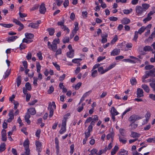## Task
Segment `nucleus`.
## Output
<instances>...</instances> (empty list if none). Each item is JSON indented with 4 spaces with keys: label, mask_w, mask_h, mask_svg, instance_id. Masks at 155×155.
Returning <instances> with one entry per match:
<instances>
[{
    "label": "nucleus",
    "mask_w": 155,
    "mask_h": 155,
    "mask_svg": "<svg viewBox=\"0 0 155 155\" xmlns=\"http://www.w3.org/2000/svg\"><path fill=\"white\" fill-rule=\"evenodd\" d=\"M152 17H150L149 16H148V15H147V17L144 19L143 21L145 23H146V22L149 21L151 20V19H152Z\"/></svg>",
    "instance_id": "nucleus-49"
},
{
    "label": "nucleus",
    "mask_w": 155,
    "mask_h": 155,
    "mask_svg": "<svg viewBox=\"0 0 155 155\" xmlns=\"http://www.w3.org/2000/svg\"><path fill=\"white\" fill-rule=\"evenodd\" d=\"M21 7H20L19 8V15L20 16V17L21 18H23L27 16V15L25 14L24 13H21V12H22V11L21 10Z\"/></svg>",
    "instance_id": "nucleus-29"
},
{
    "label": "nucleus",
    "mask_w": 155,
    "mask_h": 155,
    "mask_svg": "<svg viewBox=\"0 0 155 155\" xmlns=\"http://www.w3.org/2000/svg\"><path fill=\"white\" fill-rule=\"evenodd\" d=\"M110 112L111 115H117L119 114L116 109L114 107H112Z\"/></svg>",
    "instance_id": "nucleus-20"
},
{
    "label": "nucleus",
    "mask_w": 155,
    "mask_h": 155,
    "mask_svg": "<svg viewBox=\"0 0 155 155\" xmlns=\"http://www.w3.org/2000/svg\"><path fill=\"white\" fill-rule=\"evenodd\" d=\"M97 75V70H94L91 73V76L93 78H95Z\"/></svg>",
    "instance_id": "nucleus-45"
},
{
    "label": "nucleus",
    "mask_w": 155,
    "mask_h": 155,
    "mask_svg": "<svg viewBox=\"0 0 155 155\" xmlns=\"http://www.w3.org/2000/svg\"><path fill=\"white\" fill-rule=\"evenodd\" d=\"M14 110H11L8 113V116L9 117V118H10L12 119H14Z\"/></svg>",
    "instance_id": "nucleus-37"
},
{
    "label": "nucleus",
    "mask_w": 155,
    "mask_h": 155,
    "mask_svg": "<svg viewBox=\"0 0 155 155\" xmlns=\"http://www.w3.org/2000/svg\"><path fill=\"white\" fill-rule=\"evenodd\" d=\"M118 39L117 36L116 35L115 37L113 38V39L110 42V44H114L115 42Z\"/></svg>",
    "instance_id": "nucleus-47"
},
{
    "label": "nucleus",
    "mask_w": 155,
    "mask_h": 155,
    "mask_svg": "<svg viewBox=\"0 0 155 155\" xmlns=\"http://www.w3.org/2000/svg\"><path fill=\"white\" fill-rule=\"evenodd\" d=\"M60 39L59 38L54 39L51 44L50 41L48 42V46L49 49H51L54 52H55L57 49V44L59 43Z\"/></svg>",
    "instance_id": "nucleus-1"
},
{
    "label": "nucleus",
    "mask_w": 155,
    "mask_h": 155,
    "mask_svg": "<svg viewBox=\"0 0 155 155\" xmlns=\"http://www.w3.org/2000/svg\"><path fill=\"white\" fill-rule=\"evenodd\" d=\"M26 38L27 39H31L34 37V35L31 33H26L25 34Z\"/></svg>",
    "instance_id": "nucleus-22"
},
{
    "label": "nucleus",
    "mask_w": 155,
    "mask_h": 155,
    "mask_svg": "<svg viewBox=\"0 0 155 155\" xmlns=\"http://www.w3.org/2000/svg\"><path fill=\"white\" fill-rule=\"evenodd\" d=\"M11 73V71L10 70H8L6 71L5 73V75L4 77V78L5 79Z\"/></svg>",
    "instance_id": "nucleus-59"
},
{
    "label": "nucleus",
    "mask_w": 155,
    "mask_h": 155,
    "mask_svg": "<svg viewBox=\"0 0 155 155\" xmlns=\"http://www.w3.org/2000/svg\"><path fill=\"white\" fill-rule=\"evenodd\" d=\"M140 134L137 132L132 131L131 132L130 136L133 138L138 137L140 136Z\"/></svg>",
    "instance_id": "nucleus-19"
},
{
    "label": "nucleus",
    "mask_w": 155,
    "mask_h": 155,
    "mask_svg": "<svg viewBox=\"0 0 155 155\" xmlns=\"http://www.w3.org/2000/svg\"><path fill=\"white\" fill-rule=\"evenodd\" d=\"M66 124H65V122L62 123L61 128L59 132L61 134H63L66 131Z\"/></svg>",
    "instance_id": "nucleus-9"
},
{
    "label": "nucleus",
    "mask_w": 155,
    "mask_h": 155,
    "mask_svg": "<svg viewBox=\"0 0 155 155\" xmlns=\"http://www.w3.org/2000/svg\"><path fill=\"white\" fill-rule=\"evenodd\" d=\"M25 86L26 89L28 91H31L32 88L29 82H27L25 84Z\"/></svg>",
    "instance_id": "nucleus-33"
},
{
    "label": "nucleus",
    "mask_w": 155,
    "mask_h": 155,
    "mask_svg": "<svg viewBox=\"0 0 155 155\" xmlns=\"http://www.w3.org/2000/svg\"><path fill=\"white\" fill-rule=\"evenodd\" d=\"M97 150L96 149H93L91 150V154L93 155L97 153Z\"/></svg>",
    "instance_id": "nucleus-51"
},
{
    "label": "nucleus",
    "mask_w": 155,
    "mask_h": 155,
    "mask_svg": "<svg viewBox=\"0 0 155 155\" xmlns=\"http://www.w3.org/2000/svg\"><path fill=\"white\" fill-rule=\"evenodd\" d=\"M52 63L53 65L58 70H60V67L58 64H57L56 62H53Z\"/></svg>",
    "instance_id": "nucleus-52"
},
{
    "label": "nucleus",
    "mask_w": 155,
    "mask_h": 155,
    "mask_svg": "<svg viewBox=\"0 0 155 155\" xmlns=\"http://www.w3.org/2000/svg\"><path fill=\"white\" fill-rule=\"evenodd\" d=\"M0 25L6 28H10L13 26L12 24H6L5 23H0Z\"/></svg>",
    "instance_id": "nucleus-27"
},
{
    "label": "nucleus",
    "mask_w": 155,
    "mask_h": 155,
    "mask_svg": "<svg viewBox=\"0 0 155 155\" xmlns=\"http://www.w3.org/2000/svg\"><path fill=\"white\" fill-rule=\"evenodd\" d=\"M69 38L68 37H64L63 40V42L65 44L69 42Z\"/></svg>",
    "instance_id": "nucleus-46"
},
{
    "label": "nucleus",
    "mask_w": 155,
    "mask_h": 155,
    "mask_svg": "<svg viewBox=\"0 0 155 155\" xmlns=\"http://www.w3.org/2000/svg\"><path fill=\"white\" fill-rule=\"evenodd\" d=\"M119 139L120 142L122 143L123 144H125L127 142L126 138H124V139H123L120 136H119Z\"/></svg>",
    "instance_id": "nucleus-35"
},
{
    "label": "nucleus",
    "mask_w": 155,
    "mask_h": 155,
    "mask_svg": "<svg viewBox=\"0 0 155 155\" xmlns=\"http://www.w3.org/2000/svg\"><path fill=\"white\" fill-rule=\"evenodd\" d=\"M69 0H65L64 2L63 3L64 7L66 8L69 5Z\"/></svg>",
    "instance_id": "nucleus-55"
},
{
    "label": "nucleus",
    "mask_w": 155,
    "mask_h": 155,
    "mask_svg": "<svg viewBox=\"0 0 155 155\" xmlns=\"http://www.w3.org/2000/svg\"><path fill=\"white\" fill-rule=\"evenodd\" d=\"M82 84L81 82H78L77 84H76L75 88V89H78L81 87Z\"/></svg>",
    "instance_id": "nucleus-60"
},
{
    "label": "nucleus",
    "mask_w": 155,
    "mask_h": 155,
    "mask_svg": "<svg viewBox=\"0 0 155 155\" xmlns=\"http://www.w3.org/2000/svg\"><path fill=\"white\" fill-rule=\"evenodd\" d=\"M141 87L147 93H149V92L150 88L149 86L145 84H143L142 85Z\"/></svg>",
    "instance_id": "nucleus-13"
},
{
    "label": "nucleus",
    "mask_w": 155,
    "mask_h": 155,
    "mask_svg": "<svg viewBox=\"0 0 155 155\" xmlns=\"http://www.w3.org/2000/svg\"><path fill=\"white\" fill-rule=\"evenodd\" d=\"M28 112L32 115H34L36 113V111L35 108H31L28 110Z\"/></svg>",
    "instance_id": "nucleus-17"
},
{
    "label": "nucleus",
    "mask_w": 155,
    "mask_h": 155,
    "mask_svg": "<svg viewBox=\"0 0 155 155\" xmlns=\"http://www.w3.org/2000/svg\"><path fill=\"white\" fill-rule=\"evenodd\" d=\"M130 82L131 85H136L137 83V81L136 79L135 78L133 77L130 80Z\"/></svg>",
    "instance_id": "nucleus-31"
},
{
    "label": "nucleus",
    "mask_w": 155,
    "mask_h": 155,
    "mask_svg": "<svg viewBox=\"0 0 155 155\" xmlns=\"http://www.w3.org/2000/svg\"><path fill=\"white\" fill-rule=\"evenodd\" d=\"M155 37V30L152 33L150 36L148 38V39H152L153 38Z\"/></svg>",
    "instance_id": "nucleus-63"
},
{
    "label": "nucleus",
    "mask_w": 155,
    "mask_h": 155,
    "mask_svg": "<svg viewBox=\"0 0 155 155\" xmlns=\"http://www.w3.org/2000/svg\"><path fill=\"white\" fill-rule=\"evenodd\" d=\"M17 86L18 87L21 83V77L20 75L18 76L16 79Z\"/></svg>",
    "instance_id": "nucleus-26"
},
{
    "label": "nucleus",
    "mask_w": 155,
    "mask_h": 155,
    "mask_svg": "<svg viewBox=\"0 0 155 155\" xmlns=\"http://www.w3.org/2000/svg\"><path fill=\"white\" fill-rule=\"evenodd\" d=\"M138 32H137V31H136L135 32L133 38V40L136 41L137 40L138 37Z\"/></svg>",
    "instance_id": "nucleus-43"
},
{
    "label": "nucleus",
    "mask_w": 155,
    "mask_h": 155,
    "mask_svg": "<svg viewBox=\"0 0 155 155\" xmlns=\"http://www.w3.org/2000/svg\"><path fill=\"white\" fill-rule=\"evenodd\" d=\"M142 118L141 117L138 115H133L130 116L128 120L132 123H134L136 121Z\"/></svg>",
    "instance_id": "nucleus-3"
},
{
    "label": "nucleus",
    "mask_w": 155,
    "mask_h": 155,
    "mask_svg": "<svg viewBox=\"0 0 155 155\" xmlns=\"http://www.w3.org/2000/svg\"><path fill=\"white\" fill-rule=\"evenodd\" d=\"M35 145L37 150L39 152H41V142L39 141H36L35 142Z\"/></svg>",
    "instance_id": "nucleus-10"
},
{
    "label": "nucleus",
    "mask_w": 155,
    "mask_h": 155,
    "mask_svg": "<svg viewBox=\"0 0 155 155\" xmlns=\"http://www.w3.org/2000/svg\"><path fill=\"white\" fill-rule=\"evenodd\" d=\"M29 141L27 139L25 140L23 143V146L25 149L28 148L29 147Z\"/></svg>",
    "instance_id": "nucleus-23"
},
{
    "label": "nucleus",
    "mask_w": 155,
    "mask_h": 155,
    "mask_svg": "<svg viewBox=\"0 0 155 155\" xmlns=\"http://www.w3.org/2000/svg\"><path fill=\"white\" fill-rule=\"evenodd\" d=\"M109 19L110 21H116L118 19L117 18L114 16L110 17Z\"/></svg>",
    "instance_id": "nucleus-57"
},
{
    "label": "nucleus",
    "mask_w": 155,
    "mask_h": 155,
    "mask_svg": "<svg viewBox=\"0 0 155 155\" xmlns=\"http://www.w3.org/2000/svg\"><path fill=\"white\" fill-rule=\"evenodd\" d=\"M46 9L45 5L44 3H42L40 7L39 11L40 13L44 14L46 12Z\"/></svg>",
    "instance_id": "nucleus-5"
},
{
    "label": "nucleus",
    "mask_w": 155,
    "mask_h": 155,
    "mask_svg": "<svg viewBox=\"0 0 155 155\" xmlns=\"http://www.w3.org/2000/svg\"><path fill=\"white\" fill-rule=\"evenodd\" d=\"M143 50L145 51H152V48L149 46H146L143 48Z\"/></svg>",
    "instance_id": "nucleus-24"
},
{
    "label": "nucleus",
    "mask_w": 155,
    "mask_h": 155,
    "mask_svg": "<svg viewBox=\"0 0 155 155\" xmlns=\"http://www.w3.org/2000/svg\"><path fill=\"white\" fill-rule=\"evenodd\" d=\"M150 85L153 88L154 92H155V83H150Z\"/></svg>",
    "instance_id": "nucleus-64"
},
{
    "label": "nucleus",
    "mask_w": 155,
    "mask_h": 155,
    "mask_svg": "<svg viewBox=\"0 0 155 155\" xmlns=\"http://www.w3.org/2000/svg\"><path fill=\"white\" fill-rule=\"evenodd\" d=\"M119 132L120 134L123 136H125V130L123 128H120L119 129Z\"/></svg>",
    "instance_id": "nucleus-40"
},
{
    "label": "nucleus",
    "mask_w": 155,
    "mask_h": 155,
    "mask_svg": "<svg viewBox=\"0 0 155 155\" xmlns=\"http://www.w3.org/2000/svg\"><path fill=\"white\" fill-rule=\"evenodd\" d=\"M130 20L127 18H123L121 20V23L124 25H126L130 22Z\"/></svg>",
    "instance_id": "nucleus-14"
},
{
    "label": "nucleus",
    "mask_w": 155,
    "mask_h": 155,
    "mask_svg": "<svg viewBox=\"0 0 155 155\" xmlns=\"http://www.w3.org/2000/svg\"><path fill=\"white\" fill-rule=\"evenodd\" d=\"M75 27L74 29L72 30L73 31L75 32V33H77V31L79 29L78 25V22H75L74 24Z\"/></svg>",
    "instance_id": "nucleus-36"
},
{
    "label": "nucleus",
    "mask_w": 155,
    "mask_h": 155,
    "mask_svg": "<svg viewBox=\"0 0 155 155\" xmlns=\"http://www.w3.org/2000/svg\"><path fill=\"white\" fill-rule=\"evenodd\" d=\"M155 68L152 70L146 71L145 73H147L149 76L152 77H155Z\"/></svg>",
    "instance_id": "nucleus-6"
},
{
    "label": "nucleus",
    "mask_w": 155,
    "mask_h": 155,
    "mask_svg": "<svg viewBox=\"0 0 155 155\" xmlns=\"http://www.w3.org/2000/svg\"><path fill=\"white\" fill-rule=\"evenodd\" d=\"M37 56L40 60H41L42 59V54L41 52H39L37 53Z\"/></svg>",
    "instance_id": "nucleus-54"
},
{
    "label": "nucleus",
    "mask_w": 155,
    "mask_h": 155,
    "mask_svg": "<svg viewBox=\"0 0 155 155\" xmlns=\"http://www.w3.org/2000/svg\"><path fill=\"white\" fill-rule=\"evenodd\" d=\"M146 29V27H145L144 26H142L139 29L137 32H138V33H139L140 35H141L143 32Z\"/></svg>",
    "instance_id": "nucleus-34"
},
{
    "label": "nucleus",
    "mask_w": 155,
    "mask_h": 155,
    "mask_svg": "<svg viewBox=\"0 0 155 155\" xmlns=\"http://www.w3.org/2000/svg\"><path fill=\"white\" fill-rule=\"evenodd\" d=\"M66 55L68 57L70 58H73L74 56V51H69L67 53Z\"/></svg>",
    "instance_id": "nucleus-15"
},
{
    "label": "nucleus",
    "mask_w": 155,
    "mask_h": 155,
    "mask_svg": "<svg viewBox=\"0 0 155 155\" xmlns=\"http://www.w3.org/2000/svg\"><path fill=\"white\" fill-rule=\"evenodd\" d=\"M119 149V148L118 146H115L111 151V155H114L115 154Z\"/></svg>",
    "instance_id": "nucleus-16"
},
{
    "label": "nucleus",
    "mask_w": 155,
    "mask_h": 155,
    "mask_svg": "<svg viewBox=\"0 0 155 155\" xmlns=\"http://www.w3.org/2000/svg\"><path fill=\"white\" fill-rule=\"evenodd\" d=\"M114 132H112L110 134H107V140H109L110 138L114 137Z\"/></svg>",
    "instance_id": "nucleus-25"
},
{
    "label": "nucleus",
    "mask_w": 155,
    "mask_h": 155,
    "mask_svg": "<svg viewBox=\"0 0 155 155\" xmlns=\"http://www.w3.org/2000/svg\"><path fill=\"white\" fill-rule=\"evenodd\" d=\"M5 145L4 143H2L0 146V152L4 151L5 149Z\"/></svg>",
    "instance_id": "nucleus-32"
},
{
    "label": "nucleus",
    "mask_w": 155,
    "mask_h": 155,
    "mask_svg": "<svg viewBox=\"0 0 155 155\" xmlns=\"http://www.w3.org/2000/svg\"><path fill=\"white\" fill-rule=\"evenodd\" d=\"M6 131L5 130H3L2 131V140L5 141L7 140V138L6 137Z\"/></svg>",
    "instance_id": "nucleus-11"
},
{
    "label": "nucleus",
    "mask_w": 155,
    "mask_h": 155,
    "mask_svg": "<svg viewBox=\"0 0 155 155\" xmlns=\"http://www.w3.org/2000/svg\"><path fill=\"white\" fill-rule=\"evenodd\" d=\"M47 31L49 32V34L51 36L53 35L55 32L54 29L53 28H48Z\"/></svg>",
    "instance_id": "nucleus-28"
},
{
    "label": "nucleus",
    "mask_w": 155,
    "mask_h": 155,
    "mask_svg": "<svg viewBox=\"0 0 155 155\" xmlns=\"http://www.w3.org/2000/svg\"><path fill=\"white\" fill-rule=\"evenodd\" d=\"M82 60V59L81 58H75L73 59L72 60V62L74 63H79V62L81 61Z\"/></svg>",
    "instance_id": "nucleus-41"
},
{
    "label": "nucleus",
    "mask_w": 155,
    "mask_h": 155,
    "mask_svg": "<svg viewBox=\"0 0 155 155\" xmlns=\"http://www.w3.org/2000/svg\"><path fill=\"white\" fill-rule=\"evenodd\" d=\"M54 1L56 2L58 6H60L63 2L62 0H54Z\"/></svg>",
    "instance_id": "nucleus-44"
},
{
    "label": "nucleus",
    "mask_w": 155,
    "mask_h": 155,
    "mask_svg": "<svg viewBox=\"0 0 155 155\" xmlns=\"http://www.w3.org/2000/svg\"><path fill=\"white\" fill-rule=\"evenodd\" d=\"M12 21L16 25H18L19 24H20L21 25V26H22V24L17 19L14 18L13 19Z\"/></svg>",
    "instance_id": "nucleus-42"
},
{
    "label": "nucleus",
    "mask_w": 155,
    "mask_h": 155,
    "mask_svg": "<svg viewBox=\"0 0 155 155\" xmlns=\"http://www.w3.org/2000/svg\"><path fill=\"white\" fill-rule=\"evenodd\" d=\"M136 10L137 15L138 16L141 15L143 13L145 12L144 9L140 6H136Z\"/></svg>",
    "instance_id": "nucleus-4"
},
{
    "label": "nucleus",
    "mask_w": 155,
    "mask_h": 155,
    "mask_svg": "<svg viewBox=\"0 0 155 155\" xmlns=\"http://www.w3.org/2000/svg\"><path fill=\"white\" fill-rule=\"evenodd\" d=\"M33 79L34 80L33 83L34 85L35 86H37L38 85L37 82L38 81V78L35 77H34L33 78Z\"/></svg>",
    "instance_id": "nucleus-58"
},
{
    "label": "nucleus",
    "mask_w": 155,
    "mask_h": 155,
    "mask_svg": "<svg viewBox=\"0 0 155 155\" xmlns=\"http://www.w3.org/2000/svg\"><path fill=\"white\" fill-rule=\"evenodd\" d=\"M31 117L30 115L28 114H26L25 117V121L28 124H30L31 121L29 120V118Z\"/></svg>",
    "instance_id": "nucleus-12"
},
{
    "label": "nucleus",
    "mask_w": 155,
    "mask_h": 155,
    "mask_svg": "<svg viewBox=\"0 0 155 155\" xmlns=\"http://www.w3.org/2000/svg\"><path fill=\"white\" fill-rule=\"evenodd\" d=\"M150 112H148L145 115V117H146V124H147L148 120L150 119Z\"/></svg>",
    "instance_id": "nucleus-39"
},
{
    "label": "nucleus",
    "mask_w": 155,
    "mask_h": 155,
    "mask_svg": "<svg viewBox=\"0 0 155 155\" xmlns=\"http://www.w3.org/2000/svg\"><path fill=\"white\" fill-rule=\"evenodd\" d=\"M18 37L16 36H12L8 38L7 41L9 42H11L14 41Z\"/></svg>",
    "instance_id": "nucleus-18"
},
{
    "label": "nucleus",
    "mask_w": 155,
    "mask_h": 155,
    "mask_svg": "<svg viewBox=\"0 0 155 155\" xmlns=\"http://www.w3.org/2000/svg\"><path fill=\"white\" fill-rule=\"evenodd\" d=\"M33 41V40H28L27 39L24 38L22 40L23 42H25L27 43H29Z\"/></svg>",
    "instance_id": "nucleus-56"
},
{
    "label": "nucleus",
    "mask_w": 155,
    "mask_h": 155,
    "mask_svg": "<svg viewBox=\"0 0 155 155\" xmlns=\"http://www.w3.org/2000/svg\"><path fill=\"white\" fill-rule=\"evenodd\" d=\"M150 6V5L148 4L144 3L142 4V8L144 9L145 12H146V10Z\"/></svg>",
    "instance_id": "nucleus-30"
},
{
    "label": "nucleus",
    "mask_w": 155,
    "mask_h": 155,
    "mask_svg": "<svg viewBox=\"0 0 155 155\" xmlns=\"http://www.w3.org/2000/svg\"><path fill=\"white\" fill-rule=\"evenodd\" d=\"M28 26L31 27L33 28H38V25L37 23H31L29 24Z\"/></svg>",
    "instance_id": "nucleus-21"
},
{
    "label": "nucleus",
    "mask_w": 155,
    "mask_h": 155,
    "mask_svg": "<svg viewBox=\"0 0 155 155\" xmlns=\"http://www.w3.org/2000/svg\"><path fill=\"white\" fill-rule=\"evenodd\" d=\"M54 91V87L52 86H51L49 87V89L48 90V92L49 94H50L52 93V92Z\"/></svg>",
    "instance_id": "nucleus-53"
},
{
    "label": "nucleus",
    "mask_w": 155,
    "mask_h": 155,
    "mask_svg": "<svg viewBox=\"0 0 155 155\" xmlns=\"http://www.w3.org/2000/svg\"><path fill=\"white\" fill-rule=\"evenodd\" d=\"M65 76L66 74H64L61 76H60L59 77V81H62L64 79Z\"/></svg>",
    "instance_id": "nucleus-62"
},
{
    "label": "nucleus",
    "mask_w": 155,
    "mask_h": 155,
    "mask_svg": "<svg viewBox=\"0 0 155 155\" xmlns=\"http://www.w3.org/2000/svg\"><path fill=\"white\" fill-rule=\"evenodd\" d=\"M120 52L119 49L115 48L111 52L110 55L111 56H114L118 55Z\"/></svg>",
    "instance_id": "nucleus-8"
},
{
    "label": "nucleus",
    "mask_w": 155,
    "mask_h": 155,
    "mask_svg": "<svg viewBox=\"0 0 155 155\" xmlns=\"http://www.w3.org/2000/svg\"><path fill=\"white\" fill-rule=\"evenodd\" d=\"M129 126H131V130H134L135 129L137 126V124L134 123H132L130 124Z\"/></svg>",
    "instance_id": "nucleus-38"
},
{
    "label": "nucleus",
    "mask_w": 155,
    "mask_h": 155,
    "mask_svg": "<svg viewBox=\"0 0 155 155\" xmlns=\"http://www.w3.org/2000/svg\"><path fill=\"white\" fill-rule=\"evenodd\" d=\"M153 67L154 66L153 65H148L145 66V69L146 70H149L152 69Z\"/></svg>",
    "instance_id": "nucleus-48"
},
{
    "label": "nucleus",
    "mask_w": 155,
    "mask_h": 155,
    "mask_svg": "<svg viewBox=\"0 0 155 155\" xmlns=\"http://www.w3.org/2000/svg\"><path fill=\"white\" fill-rule=\"evenodd\" d=\"M105 56H104V57L99 56L97 58V62H100L101 61L105 59Z\"/></svg>",
    "instance_id": "nucleus-61"
},
{
    "label": "nucleus",
    "mask_w": 155,
    "mask_h": 155,
    "mask_svg": "<svg viewBox=\"0 0 155 155\" xmlns=\"http://www.w3.org/2000/svg\"><path fill=\"white\" fill-rule=\"evenodd\" d=\"M55 108L56 105L54 102L53 101L52 103L51 102L49 103L48 109L50 110V114L49 115L50 117H51L52 116L54 111L53 108L55 109Z\"/></svg>",
    "instance_id": "nucleus-2"
},
{
    "label": "nucleus",
    "mask_w": 155,
    "mask_h": 155,
    "mask_svg": "<svg viewBox=\"0 0 155 155\" xmlns=\"http://www.w3.org/2000/svg\"><path fill=\"white\" fill-rule=\"evenodd\" d=\"M143 90L140 88H138L137 89V97H140L143 96Z\"/></svg>",
    "instance_id": "nucleus-7"
},
{
    "label": "nucleus",
    "mask_w": 155,
    "mask_h": 155,
    "mask_svg": "<svg viewBox=\"0 0 155 155\" xmlns=\"http://www.w3.org/2000/svg\"><path fill=\"white\" fill-rule=\"evenodd\" d=\"M98 71L99 72L101 73V74H103L104 73V69L103 67L99 68L98 69Z\"/></svg>",
    "instance_id": "nucleus-50"
}]
</instances>
